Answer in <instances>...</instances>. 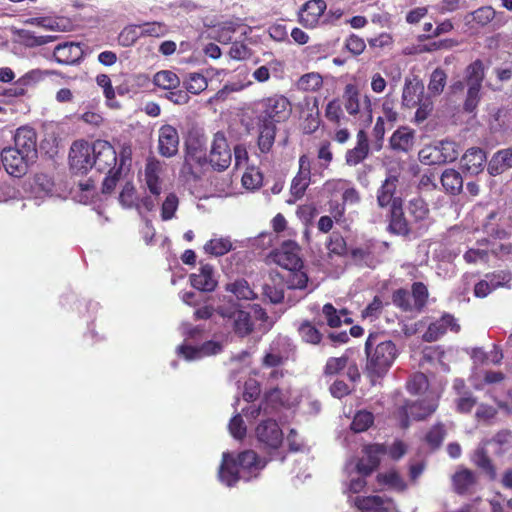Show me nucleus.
I'll use <instances>...</instances> for the list:
<instances>
[{
    "mask_svg": "<svg viewBox=\"0 0 512 512\" xmlns=\"http://www.w3.org/2000/svg\"><path fill=\"white\" fill-rule=\"evenodd\" d=\"M396 344L382 333H370L365 341L364 373L372 385L379 383L398 357Z\"/></svg>",
    "mask_w": 512,
    "mask_h": 512,
    "instance_id": "nucleus-1",
    "label": "nucleus"
},
{
    "mask_svg": "<svg viewBox=\"0 0 512 512\" xmlns=\"http://www.w3.org/2000/svg\"><path fill=\"white\" fill-rule=\"evenodd\" d=\"M262 110L257 116V121L275 125L285 121L291 113V104L289 100L282 95H274L263 99L261 102Z\"/></svg>",
    "mask_w": 512,
    "mask_h": 512,
    "instance_id": "nucleus-2",
    "label": "nucleus"
},
{
    "mask_svg": "<svg viewBox=\"0 0 512 512\" xmlns=\"http://www.w3.org/2000/svg\"><path fill=\"white\" fill-rule=\"evenodd\" d=\"M213 170L222 172L228 169L232 162V152L225 134L218 131L214 134L209 154L203 158Z\"/></svg>",
    "mask_w": 512,
    "mask_h": 512,
    "instance_id": "nucleus-3",
    "label": "nucleus"
},
{
    "mask_svg": "<svg viewBox=\"0 0 512 512\" xmlns=\"http://www.w3.org/2000/svg\"><path fill=\"white\" fill-rule=\"evenodd\" d=\"M93 143L85 140L74 141L69 151V166L74 174H85L94 167Z\"/></svg>",
    "mask_w": 512,
    "mask_h": 512,
    "instance_id": "nucleus-4",
    "label": "nucleus"
},
{
    "mask_svg": "<svg viewBox=\"0 0 512 512\" xmlns=\"http://www.w3.org/2000/svg\"><path fill=\"white\" fill-rule=\"evenodd\" d=\"M301 248L293 240L284 241L281 246L270 252L268 259L282 268L288 270L296 267H304V262L300 257Z\"/></svg>",
    "mask_w": 512,
    "mask_h": 512,
    "instance_id": "nucleus-5",
    "label": "nucleus"
},
{
    "mask_svg": "<svg viewBox=\"0 0 512 512\" xmlns=\"http://www.w3.org/2000/svg\"><path fill=\"white\" fill-rule=\"evenodd\" d=\"M1 162L6 172L16 178L24 176L29 165L35 161L30 156L12 147H5L1 153Z\"/></svg>",
    "mask_w": 512,
    "mask_h": 512,
    "instance_id": "nucleus-6",
    "label": "nucleus"
},
{
    "mask_svg": "<svg viewBox=\"0 0 512 512\" xmlns=\"http://www.w3.org/2000/svg\"><path fill=\"white\" fill-rule=\"evenodd\" d=\"M343 105L346 112L350 116H356L360 113L361 108L369 113L371 117L372 113V102L369 95L361 94L359 86L355 83H348L345 85L343 94Z\"/></svg>",
    "mask_w": 512,
    "mask_h": 512,
    "instance_id": "nucleus-7",
    "label": "nucleus"
},
{
    "mask_svg": "<svg viewBox=\"0 0 512 512\" xmlns=\"http://www.w3.org/2000/svg\"><path fill=\"white\" fill-rule=\"evenodd\" d=\"M436 408V405L426 403L425 401L407 402L397 409L400 427L407 429L410 426V418L415 421L426 419L435 412Z\"/></svg>",
    "mask_w": 512,
    "mask_h": 512,
    "instance_id": "nucleus-8",
    "label": "nucleus"
},
{
    "mask_svg": "<svg viewBox=\"0 0 512 512\" xmlns=\"http://www.w3.org/2000/svg\"><path fill=\"white\" fill-rule=\"evenodd\" d=\"M255 434L264 449L277 450L282 445L283 432L275 420L261 421L255 429Z\"/></svg>",
    "mask_w": 512,
    "mask_h": 512,
    "instance_id": "nucleus-9",
    "label": "nucleus"
},
{
    "mask_svg": "<svg viewBox=\"0 0 512 512\" xmlns=\"http://www.w3.org/2000/svg\"><path fill=\"white\" fill-rule=\"evenodd\" d=\"M93 163L99 172H111L116 168L117 153L109 141L97 139L93 142Z\"/></svg>",
    "mask_w": 512,
    "mask_h": 512,
    "instance_id": "nucleus-10",
    "label": "nucleus"
},
{
    "mask_svg": "<svg viewBox=\"0 0 512 512\" xmlns=\"http://www.w3.org/2000/svg\"><path fill=\"white\" fill-rule=\"evenodd\" d=\"M363 457L356 463V471L363 477L371 475L380 465L381 456L386 454L387 448L384 444H368L362 449Z\"/></svg>",
    "mask_w": 512,
    "mask_h": 512,
    "instance_id": "nucleus-11",
    "label": "nucleus"
},
{
    "mask_svg": "<svg viewBox=\"0 0 512 512\" xmlns=\"http://www.w3.org/2000/svg\"><path fill=\"white\" fill-rule=\"evenodd\" d=\"M236 463L245 481L257 477L267 464L254 450H244L235 454Z\"/></svg>",
    "mask_w": 512,
    "mask_h": 512,
    "instance_id": "nucleus-12",
    "label": "nucleus"
},
{
    "mask_svg": "<svg viewBox=\"0 0 512 512\" xmlns=\"http://www.w3.org/2000/svg\"><path fill=\"white\" fill-rule=\"evenodd\" d=\"M398 176L388 175L385 180L381 183L380 187L376 191L377 205L381 209L397 206L398 203H403L401 196H397Z\"/></svg>",
    "mask_w": 512,
    "mask_h": 512,
    "instance_id": "nucleus-13",
    "label": "nucleus"
},
{
    "mask_svg": "<svg viewBox=\"0 0 512 512\" xmlns=\"http://www.w3.org/2000/svg\"><path fill=\"white\" fill-rule=\"evenodd\" d=\"M179 143V133L174 126L164 124L159 128L158 152L162 157H174L179 151Z\"/></svg>",
    "mask_w": 512,
    "mask_h": 512,
    "instance_id": "nucleus-14",
    "label": "nucleus"
},
{
    "mask_svg": "<svg viewBox=\"0 0 512 512\" xmlns=\"http://www.w3.org/2000/svg\"><path fill=\"white\" fill-rule=\"evenodd\" d=\"M327 4L324 0H308L305 2L298 13V21L305 28H315L320 18L323 16Z\"/></svg>",
    "mask_w": 512,
    "mask_h": 512,
    "instance_id": "nucleus-15",
    "label": "nucleus"
},
{
    "mask_svg": "<svg viewBox=\"0 0 512 512\" xmlns=\"http://www.w3.org/2000/svg\"><path fill=\"white\" fill-rule=\"evenodd\" d=\"M416 142V131L406 125L399 126L389 138V147L397 153H410Z\"/></svg>",
    "mask_w": 512,
    "mask_h": 512,
    "instance_id": "nucleus-16",
    "label": "nucleus"
},
{
    "mask_svg": "<svg viewBox=\"0 0 512 512\" xmlns=\"http://www.w3.org/2000/svg\"><path fill=\"white\" fill-rule=\"evenodd\" d=\"M11 147L36 160L37 133L35 129L29 126L19 127L14 135V146Z\"/></svg>",
    "mask_w": 512,
    "mask_h": 512,
    "instance_id": "nucleus-17",
    "label": "nucleus"
},
{
    "mask_svg": "<svg viewBox=\"0 0 512 512\" xmlns=\"http://www.w3.org/2000/svg\"><path fill=\"white\" fill-rule=\"evenodd\" d=\"M218 479L228 487L235 486L240 479H243L234 453L224 452L222 454L221 464L218 469Z\"/></svg>",
    "mask_w": 512,
    "mask_h": 512,
    "instance_id": "nucleus-18",
    "label": "nucleus"
},
{
    "mask_svg": "<svg viewBox=\"0 0 512 512\" xmlns=\"http://www.w3.org/2000/svg\"><path fill=\"white\" fill-rule=\"evenodd\" d=\"M311 163L309 157L303 154L299 157V171L292 179L290 191L296 198L300 199L304 196L306 189L310 184Z\"/></svg>",
    "mask_w": 512,
    "mask_h": 512,
    "instance_id": "nucleus-19",
    "label": "nucleus"
},
{
    "mask_svg": "<svg viewBox=\"0 0 512 512\" xmlns=\"http://www.w3.org/2000/svg\"><path fill=\"white\" fill-rule=\"evenodd\" d=\"M458 332L460 325L456 319L450 314H444L440 319L430 323L426 332L423 334V340L426 342L437 341L447 331Z\"/></svg>",
    "mask_w": 512,
    "mask_h": 512,
    "instance_id": "nucleus-20",
    "label": "nucleus"
},
{
    "mask_svg": "<svg viewBox=\"0 0 512 512\" xmlns=\"http://www.w3.org/2000/svg\"><path fill=\"white\" fill-rule=\"evenodd\" d=\"M193 288L201 292H213L217 287V280L214 275V268L210 264H202L198 273L189 276Z\"/></svg>",
    "mask_w": 512,
    "mask_h": 512,
    "instance_id": "nucleus-21",
    "label": "nucleus"
},
{
    "mask_svg": "<svg viewBox=\"0 0 512 512\" xmlns=\"http://www.w3.org/2000/svg\"><path fill=\"white\" fill-rule=\"evenodd\" d=\"M388 231L398 236H408L411 233L410 223L405 217L403 203H398L389 209L387 214Z\"/></svg>",
    "mask_w": 512,
    "mask_h": 512,
    "instance_id": "nucleus-22",
    "label": "nucleus"
},
{
    "mask_svg": "<svg viewBox=\"0 0 512 512\" xmlns=\"http://www.w3.org/2000/svg\"><path fill=\"white\" fill-rule=\"evenodd\" d=\"M487 161L486 153L479 147L469 148L461 158V169L470 175H478Z\"/></svg>",
    "mask_w": 512,
    "mask_h": 512,
    "instance_id": "nucleus-23",
    "label": "nucleus"
},
{
    "mask_svg": "<svg viewBox=\"0 0 512 512\" xmlns=\"http://www.w3.org/2000/svg\"><path fill=\"white\" fill-rule=\"evenodd\" d=\"M83 57V50L79 43L64 42L58 44L53 51V58L59 64L72 65Z\"/></svg>",
    "mask_w": 512,
    "mask_h": 512,
    "instance_id": "nucleus-24",
    "label": "nucleus"
},
{
    "mask_svg": "<svg viewBox=\"0 0 512 512\" xmlns=\"http://www.w3.org/2000/svg\"><path fill=\"white\" fill-rule=\"evenodd\" d=\"M323 325L321 321L302 320L297 326V333L301 341L312 346H319L323 343L324 334L319 327Z\"/></svg>",
    "mask_w": 512,
    "mask_h": 512,
    "instance_id": "nucleus-25",
    "label": "nucleus"
},
{
    "mask_svg": "<svg viewBox=\"0 0 512 512\" xmlns=\"http://www.w3.org/2000/svg\"><path fill=\"white\" fill-rule=\"evenodd\" d=\"M356 138V146L347 150L345 154V161L349 166L358 165L363 162L369 154V141L366 132L364 130H359Z\"/></svg>",
    "mask_w": 512,
    "mask_h": 512,
    "instance_id": "nucleus-26",
    "label": "nucleus"
},
{
    "mask_svg": "<svg viewBox=\"0 0 512 512\" xmlns=\"http://www.w3.org/2000/svg\"><path fill=\"white\" fill-rule=\"evenodd\" d=\"M375 248L376 245L373 241L368 240L361 243L359 246L351 248L349 251L351 259L358 265H365L367 267H374L375 265Z\"/></svg>",
    "mask_w": 512,
    "mask_h": 512,
    "instance_id": "nucleus-27",
    "label": "nucleus"
},
{
    "mask_svg": "<svg viewBox=\"0 0 512 512\" xmlns=\"http://www.w3.org/2000/svg\"><path fill=\"white\" fill-rule=\"evenodd\" d=\"M497 12L491 6H482L465 16L467 25L484 28L496 18Z\"/></svg>",
    "mask_w": 512,
    "mask_h": 512,
    "instance_id": "nucleus-28",
    "label": "nucleus"
},
{
    "mask_svg": "<svg viewBox=\"0 0 512 512\" xmlns=\"http://www.w3.org/2000/svg\"><path fill=\"white\" fill-rule=\"evenodd\" d=\"M376 482L378 485L387 489L404 492L407 489V483L404 478L396 469H390L385 472H380L376 475Z\"/></svg>",
    "mask_w": 512,
    "mask_h": 512,
    "instance_id": "nucleus-29",
    "label": "nucleus"
},
{
    "mask_svg": "<svg viewBox=\"0 0 512 512\" xmlns=\"http://www.w3.org/2000/svg\"><path fill=\"white\" fill-rule=\"evenodd\" d=\"M475 484V474L467 468L456 471L452 476L453 489L458 495H466L470 493Z\"/></svg>",
    "mask_w": 512,
    "mask_h": 512,
    "instance_id": "nucleus-30",
    "label": "nucleus"
},
{
    "mask_svg": "<svg viewBox=\"0 0 512 512\" xmlns=\"http://www.w3.org/2000/svg\"><path fill=\"white\" fill-rule=\"evenodd\" d=\"M257 129H258V138H257V146L262 154H268L271 152L275 137H276V126L266 124L260 121H257Z\"/></svg>",
    "mask_w": 512,
    "mask_h": 512,
    "instance_id": "nucleus-31",
    "label": "nucleus"
},
{
    "mask_svg": "<svg viewBox=\"0 0 512 512\" xmlns=\"http://www.w3.org/2000/svg\"><path fill=\"white\" fill-rule=\"evenodd\" d=\"M440 182L447 194L455 196L462 192L463 178L460 172L455 169H445L441 174Z\"/></svg>",
    "mask_w": 512,
    "mask_h": 512,
    "instance_id": "nucleus-32",
    "label": "nucleus"
},
{
    "mask_svg": "<svg viewBox=\"0 0 512 512\" xmlns=\"http://www.w3.org/2000/svg\"><path fill=\"white\" fill-rule=\"evenodd\" d=\"M409 292L414 312H422L427 306L429 299V290L427 285L420 281L413 282L411 285V291Z\"/></svg>",
    "mask_w": 512,
    "mask_h": 512,
    "instance_id": "nucleus-33",
    "label": "nucleus"
},
{
    "mask_svg": "<svg viewBox=\"0 0 512 512\" xmlns=\"http://www.w3.org/2000/svg\"><path fill=\"white\" fill-rule=\"evenodd\" d=\"M160 163L157 160H149L145 166V180L151 194L159 196L161 183L159 178Z\"/></svg>",
    "mask_w": 512,
    "mask_h": 512,
    "instance_id": "nucleus-34",
    "label": "nucleus"
},
{
    "mask_svg": "<svg viewBox=\"0 0 512 512\" xmlns=\"http://www.w3.org/2000/svg\"><path fill=\"white\" fill-rule=\"evenodd\" d=\"M484 70V63L480 59H476L466 67L465 81L468 87L482 88V82L485 77Z\"/></svg>",
    "mask_w": 512,
    "mask_h": 512,
    "instance_id": "nucleus-35",
    "label": "nucleus"
},
{
    "mask_svg": "<svg viewBox=\"0 0 512 512\" xmlns=\"http://www.w3.org/2000/svg\"><path fill=\"white\" fill-rule=\"evenodd\" d=\"M407 211L412 221L415 223H421L429 217V207L424 199L421 197H415L408 201Z\"/></svg>",
    "mask_w": 512,
    "mask_h": 512,
    "instance_id": "nucleus-36",
    "label": "nucleus"
},
{
    "mask_svg": "<svg viewBox=\"0 0 512 512\" xmlns=\"http://www.w3.org/2000/svg\"><path fill=\"white\" fill-rule=\"evenodd\" d=\"M326 248L328 250V256L344 257L348 255V247L345 238L338 231H334L329 236L326 242Z\"/></svg>",
    "mask_w": 512,
    "mask_h": 512,
    "instance_id": "nucleus-37",
    "label": "nucleus"
},
{
    "mask_svg": "<svg viewBox=\"0 0 512 512\" xmlns=\"http://www.w3.org/2000/svg\"><path fill=\"white\" fill-rule=\"evenodd\" d=\"M355 505L359 510L365 512H387V509L383 507V498L377 495L359 496L355 499Z\"/></svg>",
    "mask_w": 512,
    "mask_h": 512,
    "instance_id": "nucleus-38",
    "label": "nucleus"
},
{
    "mask_svg": "<svg viewBox=\"0 0 512 512\" xmlns=\"http://www.w3.org/2000/svg\"><path fill=\"white\" fill-rule=\"evenodd\" d=\"M296 86L304 92H316L323 86V77L318 72H309L298 79Z\"/></svg>",
    "mask_w": 512,
    "mask_h": 512,
    "instance_id": "nucleus-39",
    "label": "nucleus"
},
{
    "mask_svg": "<svg viewBox=\"0 0 512 512\" xmlns=\"http://www.w3.org/2000/svg\"><path fill=\"white\" fill-rule=\"evenodd\" d=\"M304 267H296L287 270L283 276L289 289H305L308 283V275L303 271Z\"/></svg>",
    "mask_w": 512,
    "mask_h": 512,
    "instance_id": "nucleus-40",
    "label": "nucleus"
},
{
    "mask_svg": "<svg viewBox=\"0 0 512 512\" xmlns=\"http://www.w3.org/2000/svg\"><path fill=\"white\" fill-rule=\"evenodd\" d=\"M154 84L164 90H173L180 86V78L170 70H161L154 75Z\"/></svg>",
    "mask_w": 512,
    "mask_h": 512,
    "instance_id": "nucleus-41",
    "label": "nucleus"
},
{
    "mask_svg": "<svg viewBox=\"0 0 512 512\" xmlns=\"http://www.w3.org/2000/svg\"><path fill=\"white\" fill-rule=\"evenodd\" d=\"M226 291L233 293L240 300H254L257 294L245 279H238L226 285Z\"/></svg>",
    "mask_w": 512,
    "mask_h": 512,
    "instance_id": "nucleus-42",
    "label": "nucleus"
},
{
    "mask_svg": "<svg viewBox=\"0 0 512 512\" xmlns=\"http://www.w3.org/2000/svg\"><path fill=\"white\" fill-rule=\"evenodd\" d=\"M325 118L334 126L340 127L344 121H347L340 101L338 99L330 100L325 107Z\"/></svg>",
    "mask_w": 512,
    "mask_h": 512,
    "instance_id": "nucleus-43",
    "label": "nucleus"
},
{
    "mask_svg": "<svg viewBox=\"0 0 512 512\" xmlns=\"http://www.w3.org/2000/svg\"><path fill=\"white\" fill-rule=\"evenodd\" d=\"M254 328L251 316L248 312L238 310L234 314V331L240 337L249 335Z\"/></svg>",
    "mask_w": 512,
    "mask_h": 512,
    "instance_id": "nucleus-44",
    "label": "nucleus"
},
{
    "mask_svg": "<svg viewBox=\"0 0 512 512\" xmlns=\"http://www.w3.org/2000/svg\"><path fill=\"white\" fill-rule=\"evenodd\" d=\"M184 88L193 95H198L207 89V78L201 73H189L183 81Z\"/></svg>",
    "mask_w": 512,
    "mask_h": 512,
    "instance_id": "nucleus-45",
    "label": "nucleus"
},
{
    "mask_svg": "<svg viewBox=\"0 0 512 512\" xmlns=\"http://www.w3.org/2000/svg\"><path fill=\"white\" fill-rule=\"evenodd\" d=\"M347 314V309L338 310L331 303H326L322 307V316L330 328L340 327L342 325V317Z\"/></svg>",
    "mask_w": 512,
    "mask_h": 512,
    "instance_id": "nucleus-46",
    "label": "nucleus"
},
{
    "mask_svg": "<svg viewBox=\"0 0 512 512\" xmlns=\"http://www.w3.org/2000/svg\"><path fill=\"white\" fill-rule=\"evenodd\" d=\"M446 434L445 425L442 422H437L426 433L425 441L432 450H436L442 445Z\"/></svg>",
    "mask_w": 512,
    "mask_h": 512,
    "instance_id": "nucleus-47",
    "label": "nucleus"
},
{
    "mask_svg": "<svg viewBox=\"0 0 512 512\" xmlns=\"http://www.w3.org/2000/svg\"><path fill=\"white\" fill-rule=\"evenodd\" d=\"M205 148V140L203 136L193 137L190 136L186 141V159L191 158L195 160L197 163L202 164L203 158L201 154Z\"/></svg>",
    "mask_w": 512,
    "mask_h": 512,
    "instance_id": "nucleus-48",
    "label": "nucleus"
},
{
    "mask_svg": "<svg viewBox=\"0 0 512 512\" xmlns=\"http://www.w3.org/2000/svg\"><path fill=\"white\" fill-rule=\"evenodd\" d=\"M474 464L481 469L484 473H486L490 479H495L496 477V469L495 466L490 459L487 451L484 448L477 449L474 454Z\"/></svg>",
    "mask_w": 512,
    "mask_h": 512,
    "instance_id": "nucleus-49",
    "label": "nucleus"
},
{
    "mask_svg": "<svg viewBox=\"0 0 512 512\" xmlns=\"http://www.w3.org/2000/svg\"><path fill=\"white\" fill-rule=\"evenodd\" d=\"M373 423V413L367 410H360L354 415L350 428L355 433H361L367 431Z\"/></svg>",
    "mask_w": 512,
    "mask_h": 512,
    "instance_id": "nucleus-50",
    "label": "nucleus"
},
{
    "mask_svg": "<svg viewBox=\"0 0 512 512\" xmlns=\"http://www.w3.org/2000/svg\"><path fill=\"white\" fill-rule=\"evenodd\" d=\"M232 249V242L228 238H214L204 245L206 253L213 256H222Z\"/></svg>",
    "mask_w": 512,
    "mask_h": 512,
    "instance_id": "nucleus-51",
    "label": "nucleus"
},
{
    "mask_svg": "<svg viewBox=\"0 0 512 512\" xmlns=\"http://www.w3.org/2000/svg\"><path fill=\"white\" fill-rule=\"evenodd\" d=\"M436 146L443 164L453 162L459 156L458 145L454 141L442 140Z\"/></svg>",
    "mask_w": 512,
    "mask_h": 512,
    "instance_id": "nucleus-52",
    "label": "nucleus"
},
{
    "mask_svg": "<svg viewBox=\"0 0 512 512\" xmlns=\"http://www.w3.org/2000/svg\"><path fill=\"white\" fill-rule=\"evenodd\" d=\"M423 89L424 88L422 84H412V82H406L402 93L403 102L408 107L415 106L421 100L420 96L423 93Z\"/></svg>",
    "mask_w": 512,
    "mask_h": 512,
    "instance_id": "nucleus-53",
    "label": "nucleus"
},
{
    "mask_svg": "<svg viewBox=\"0 0 512 512\" xmlns=\"http://www.w3.org/2000/svg\"><path fill=\"white\" fill-rule=\"evenodd\" d=\"M392 303L402 312H414L409 290L398 288L392 292Z\"/></svg>",
    "mask_w": 512,
    "mask_h": 512,
    "instance_id": "nucleus-54",
    "label": "nucleus"
},
{
    "mask_svg": "<svg viewBox=\"0 0 512 512\" xmlns=\"http://www.w3.org/2000/svg\"><path fill=\"white\" fill-rule=\"evenodd\" d=\"M419 161L428 166L442 165V159L436 144L425 145L418 153Z\"/></svg>",
    "mask_w": 512,
    "mask_h": 512,
    "instance_id": "nucleus-55",
    "label": "nucleus"
},
{
    "mask_svg": "<svg viewBox=\"0 0 512 512\" xmlns=\"http://www.w3.org/2000/svg\"><path fill=\"white\" fill-rule=\"evenodd\" d=\"M447 83V74L441 68H436L430 75L428 90L432 95H440Z\"/></svg>",
    "mask_w": 512,
    "mask_h": 512,
    "instance_id": "nucleus-56",
    "label": "nucleus"
},
{
    "mask_svg": "<svg viewBox=\"0 0 512 512\" xmlns=\"http://www.w3.org/2000/svg\"><path fill=\"white\" fill-rule=\"evenodd\" d=\"M141 37L139 26L128 25L124 27L117 37L118 44L122 47H130Z\"/></svg>",
    "mask_w": 512,
    "mask_h": 512,
    "instance_id": "nucleus-57",
    "label": "nucleus"
},
{
    "mask_svg": "<svg viewBox=\"0 0 512 512\" xmlns=\"http://www.w3.org/2000/svg\"><path fill=\"white\" fill-rule=\"evenodd\" d=\"M349 357L347 355H342L340 357H330L327 359L326 364L323 369V373L325 376H335L338 375L341 371H343L348 366Z\"/></svg>",
    "mask_w": 512,
    "mask_h": 512,
    "instance_id": "nucleus-58",
    "label": "nucleus"
},
{
    "mask_svg": "<svg viewBox=\"0 0 512 512\" xmlns=\"http://www.w3.org/2000/svg\"><path fill=\"white\" fill-rule=\"evenodd\" d=\"M54 74L55 71L51 70L32 69L19 78V84L30 87L42 81L46 76Z\"/></svg>",
    "mask_w": 512,
    "mask_h": 512,
    "instance_id": "nucleus-59",
    "label": "nucleus"
},
{
    "mask_svg": "<svg viewBox=\"0 0 512 512\" xmlns=\"http://www.w3.org/2000/svg\"><path fill=\"white\" fill-rule=\"evenodd\" d=\"M20 36L27 47L42 46L53 42L56 39V37L52 35H36L35 33L26 30H23Z\"/></svg>",
    "mask_w": 512,
    "mask_h": 512,
    "instance_id": "nucleus-60",
    "label": "nucleus"
},
{
    "mask_svg": "<svg viewBox=\"0 0 512 512\" xmlns=\"http://www.w3.org/2000/svg\"><path fill=\"white\" fill-rule=\"evenodd\" d=\"M262 183L263 175L254 167L248 168L242 176V184L246 189H258L262 186Z\"/></svg>",
    "mask_w": 512,
    "mask_h": 512,
    "instance_id": "nucleus-61",
    "label": "nucleus"
},
{
    "mask_svg": "<svg viewBox=\"0 0 512 512\" xmlns=\"http://www.w3.org/2000/svg\"><path fill=\"white\" fill-rule=\"evenodd\" d=\"M485 279L488 280L490 286L493 290H496L500 287L509 286L512 275L507 271H495L492 273H488L485 275Z\"/></svg>",
    "mask_w": 512,
    "mask_h": 512,
    "instance_id": "nucleus-62",
    "label": "nucleus"
},
{
    "mask_svg": "<svg viewBox=\"0 0 512 512\" xmlns=\"http://www.w3.org/2000/svg\"><path fill=\"white\" fill-rule=\"evenodd\" d=\"M141 37H162L167 33V27L161 22H148L139 26Z\"/></svg>",
    "mask_w": 512,
    "mask_h": 512,
    "instance_id": "nucleus-63",
    "label": "nucleus"
},
{
    "mask_svg": "<svg viewBox=\"0 0 512 512\" xmlns=\"http://www.w3.org/2000/svg\"><path fill=\"white\" fill-rule=\"evenodd\" d=\"M481 99V88L468 87L465 101L463 103V110L466 113H473Z\"/></svg>",
    "mask_w": 512,
    "mask_h": 512,
    "instance_id": "nucleus-64",
    "label": "nucleus"
}]
</instances>
